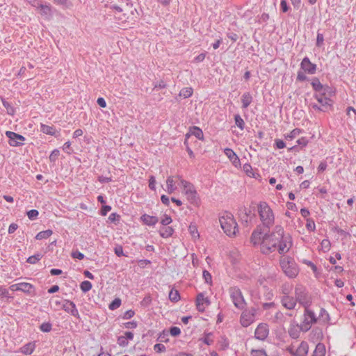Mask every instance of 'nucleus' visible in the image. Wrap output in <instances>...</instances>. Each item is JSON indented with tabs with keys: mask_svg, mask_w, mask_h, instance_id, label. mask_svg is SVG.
Listing matches in <instances>:
<instances>
[{
	"mask_svg": "<svg viewBox=\"0 0 356 356\" xmlns=\"http://www.w3.org/2000/svg\"><path fill=\"white\" fill-rule=\"evenodd\" d=\"M254 321V313H242L241 323L243 327H248Z\"/></svg>",
	"mask_w": 356,
	"mask_h": 356,
	"instance_id": "16",
	"label": "nucleus"
},
{
	"mask_svg": "<svg viewBox=\"0 0 356 356\" xmlns=\"http://www.w3.org/2000/svg\"><path fill=\"white\" fill-rule=\"evenodd\" d=\"M210 304V301L208 298H205L203 294L200 293L197 296L196 299V307L198 312H204L205 306H208Z\"/></svg>",
	"mask_w": 356,
	"mask_h": 356,
	"instance_id": "15",
	"label": "nucleus"
},
{
	"mask_svg": "<svg viewBox=\"0 0 356 356\" xmlns=\"http://www.w3.org/2000/svg\"><path fill=\"white\" fill-rule=\"evenodd\" d=\"M324 41V37L322 33H318L316 37V46L321 47Z\"/></svg>",
	"mask_w": 356,
	"mask_h": 356,
	"instance_id": "56",
	"label": "nucleus"
},
{
	"mask_svg": "<svg viewBox=\"0 0 356 356\" xmlns=\"http://www.w3.org/2000/svg\"><path fill=\"white\" fill-rule=\"evenodd\" d=\"M259 227L251 236V242L254 245H260V250L264 254H268L276 250L279 254L287 253L292 246V238L290 234L284 233L281 225H276L273 231L268 234L259 231Z\"/></svg>",
	"mask_w": 356,
	"mask_h": 356,
	"instance_id": "1",
	"label": "nucleus"
},
{
	"mask_svg": "<svg viewBox=\"0 0 356 356\" xmlns=\"http://www.w3.org/2000/svg\"><path fill=\"white\" fill-rule=\"evenodd\" d=\"M204 337L202 338L200 340L203 341L207 345H211L213 343V340L211 338V337L213 335L212 332H204Z\"/></svg>",
	"mask_w": 356,
	"mask_h": 356,
	"instance_id": "35",
	"label": "nucleus"
},
{
	"mask_svg": "<svg viewBox=\"0 0 356 356\" xmlns=\"http://www.w3.org/2000/svg\"><path fill=\"white\" fill-rule=\"evenodd\" d=\"M114 252L118 257H121L124 255L123 248L122 245H116L114 248Z\"/></svg>",
	"mask_w": 356,
	"mask_h": 356,
	"instance_id": "55",
	"label": "nucleus"
},
{
	"mask_svg": "<svg viewBox=\"0 0 356 356\" xmlns=\"http://www.w3.org/2000/svg\"><path fill=\"white\" fill-rule=\"evenodd\" d=\"M219 222L224 232L229 236H234L238 230V226L233 215L225 212L219 218Z\"/></svg>",
	"mask_w": 356,
	"mask_h": 356,
	"instance_id": "4",
	"label": "nucleus"
},
{
	"mask_svg": "<svg viewBox=\"0 0 356 356\" xmlns=\"http://www.w3.org/2000/svg\"><path fill=\"white\" fill-rule=\"evenodd\" d=\"M202 276H203V278L204 280V282L207 283V284H211L212 282V277H211V273L207 270H204L203 272H202Z\"/></svg>",
	"mask_w": 356,
	"mask_h": 356,
	"instance_id": "39",
	"label": "nucleus"
},
{
	"mask_svg": "<svg viewBox=\"0 0 356 356\" xmlns=\"http://www.w3.org/2000/svg\"><path fill=\"white\" fill-rule=\"evenodd\" d=\"M120 219V216L117 213H112L108 218V220L111 222H119Z\"/></svg>",
	"mask_w": 356,
	"mask_h": 356,
	"instance_id": "46",
	"label": "nucleus"
},
{
	"mask_svg": "<svg viewBox=\"0 0 356 356\" xmlns=\"http://www.w3.org/2000/svg\"><path fill=\"white\" fill-rule=\"evenodd\" d=\"M191 135L195 136L197 138L200 140H203L204 134L201 129L197 127H193L191 129Z\"/></svg>",
	"mask_w": 356,
	"mask_h": 356,
	"instance_id": "28",
	"label": "nucleus"
},
{
	"mask_svg": "<svg viewBox=\"0 0 356 356\" xmlns=\"http://www.w3.org/2000/svg\"><path fill=\"white\" fill-rule=\"evenodd\" d=\"M283 306L287 309H293L296 305V298L291 296H284L282 299Z\"/></svg>",
	"mask_w": 356,
	"mask_h": 356,
	"instance_id": "20",
	"label": "nucleus"
},
{
	"mask_svg": "<svg viewBox=\"0 0 356 356\" xmlns=\"http://www.w3.org/2000/svg\"><path fill=\"white\" fill-rule=\"evenodd\" d=\"M311 84L314 90L317 92L321 91L323 88V86L321 84L319 79L316 77L312 79Z\"/></svg>",
	"mask_w": 356,
	"mask_h": 356,
	"instance_id": "30",
	"label": "nucleus"
},
{
	"mask_svg": "<svg viewBox=\"0 0 356 356\" xmlns=\"http://www.w3.org/2000/svg\"><path fill=\"white\" fill-rule=\"evenodd\" d=\"M289 334L291 338L298 339L300 335V331L297 327H291L289 330Z\"/></svg>",
	"mask_w": 356,
	"mask_h": 356,
	"instance_id": "42",
	"label": "nucleus"
},
{
	"mask_svg": "<svg viewBox=\"0 0 356 356\" xmlns=\"http://www.w3.org/2000/svg\"><path fill=\"white\" fill-rule=\"evenodd\" d=\"M307 79V76L305 74L304 72L298 71L297 74V80L300 81H304Z\"/></svg>",
	"mask_w": 356,
	"mask_h": 356,
	"instance_id": "60",
	"label": "nucleus"
},
{
	"mask_svg": "<svg viewBox=\"0 0 356 356\" xmlns=\"http://www.w3.org/2000/svg\"><path fill=\"white\" fill-rule=\"evenodd\" d=\"M6 136L9 139L8 143L10 145L13 147H18L22 145L23 141L25 140V138L23 136L10 131H7L6 132Z\"/></svg>",
	"mask_w": 356,
	"mask_h": 356,
	"instance_id": "10",
	"label": "nucleus"
},
{
	"mask_svg": "<svg viewBox=\"0 0 356 356\" xmlns=\"http://www.w3.org/2000/svg\"><path fill=\"white\" fill-rule=\"evenodd\" d=\"M252 102V97L249 92L243 94L241 97L242 107L247 108Z\"/></svg>",
	"mask_w": 356,
	"mask_h": 356,
	"instance_id": "23",
	"label": "nucleus"
},
{
	"mask_svg": "<svg viewBox=\"0 0 356 356\" xmlns=\"http://www.w3.org/2000/svg\"><path fill=\"white\" fill-rule=\"evenodd\" d=\"M301 133V130L300 129H294L292 130L289 134L286 136V138L293 139L297 137Z\"/></svg>",
	"mask_w": 356,
	"mask_h": 356,
	"instance_id": "45",
	"label": "nucleus"
},
{
	"mask_svg": "<svg viewBox=\"0 0 356 356\" xmlns=\"http://www.w3.org/2000/svg\"><path fill=\"white\" fill-rule=\"evenodd\" d=\"M309 346L306 341H302L297 346L294 356H307L308 353Z\"/></svg>",
	"mask_w": 356,
	"mask_h": 356,
	"instance_id": "19",
	"label": "nucleus"
},
{
	"mask_svg": "<svg viewBox=\"0 0 356 356\" xmlns=\"http://www.w3.org/2000/svg\"><path fill=\"white\" fill-rule=\"evenodd\" d=\"M121 305V300L119 298H115L108 305L110 310L117 309Z\"/></svg>",
	"mask_w": 356,
	"mask_h": 356,
	"instance_id": "37",
	"label": "nucleus"
},
{
	"mask_svg": "<svg viewBox=\"0 0 356 356\" xmlns=\"http://www.w3.org/2000/svg\"><path fill=\"white\" fill-rule=\"evenodd\" d=\"M2 104L6 108V111L8 115H13L15 114V108L9 102L5 99H2Z\"/></svg>",
	"mask_w": 356,
	"mask_h": 356,
	"instance_id": "32",
	"label": "nucleus"
},
{
	"mask_svg": "<svg viewBox=\"0 0 356 356\" xmlns=\"http://www.w3.org/2000/svg\"><path fill=\"white\" fill-rule=\"evenodd\" d=\"M225 154L229 158L231 161L235 156H236V153L230 148H225L224 149Z\"/></svg>",
	"mask_w": 356,
	"mask_h": 356,
	"instance_id": "51",
	"label": "nucleus"
},
{
	"mask_svg": "<svg viewBox=\"0 0 356 356\" xmlns=\"http://www.w3.org/2000/svg\"><path fill=\"white\" fill-rule=\"evenodd\" d=\"M92 284L89 281H83L80 284V288L84 293L89 291L92 289Z\"/></svg>",
	"mask_w": 356,
	"mask_h": 356,
	"instance_id": "38",
	"label": "nucleus"
},
{
	"mask_svg": "<svg viewBox=\"0 0 356 356\" xmlns=\"http://www.w3.org/2000/svg\"><path fill=\"white\" fill-rule=\"evenodd\" d=\"M188 230L191 233V234L192 235L193 237L195 238V237H199V234H198V232H197V227L195 225H190L189 227H188Z\"/></svg>",
	"mask_w": 356,
	"mask_h": 356,
	"instance_id": "48",
	"label": "nucleus"
},
{
	"mask_svg": "<svg viewBox=\"0 0 356 356\" xmlns=\"http://www.w3.org/2000/svg\"><path fill=\"white\" fill-rule=\"evenodd\" d=\"M39 215V212L36 209H31L27 212V216L30 220L35 219Z\"/></svg>",
	"mask_w": 356,
	"mask_h": 356,
	"instance_id": "50",
	"label": "nucleus"
},
{
	"mask_svg": "<svg viewBox=\"0 0 356 356\" xmlns=\"http://www.w3.org/2000/svg\"><path fill=\"white\" fill-rule=\"evenodd\" d=\"M154 349L155 351L161 353L165 350V347L163 344L156 343L154 346Z\"/></svg>",
	"mask_w": 356,
	"mask_h": 356,
	"instance_id": "58",
	"label": "nucleus"
},
{
	"mask_svg": "<svg viewBox=\"0 0 356 356\" xmlns=\"http://www.w3.org/2000/svg\"><path fill=\"white\" fill-rule=\"evenodd\" d=\"M325 347L324 344L319 343L316 345L314 353L312 356H325Z\"/></svg>",
	"mask_w": 356,
	"mask_h": 356,
	"instance_id": "25",
	"label": "nucleus"
},
{
	"mask_svg": "<svg viewBox=\"0 0 356 356\" xmlns=\"http://www.w3.org/2000/svg\"><path fill=\"white\" fill-rule=\"evenodd\" d=\"M40 131L47 135L54 136L56 138L60 136V134L56 131L54 126H49L44 124H41Z\"/></svg>",
	"mask_w": 356,
	"mask_h": 356,
	"instance_id": "17",
	"label": "nucleus"
},
{
	"mask_svg": "<svg viewBox=\"0 0 356 356\" xmlns=\"http://www.w3.org/2000/svg\"><path fill=\"white\" fill-rule=\"evenodd\" d=\"M186 195L187 196V199L191 204L195 206H199L200 203V199L197 191H190V193L186 194Z\"/></svg>",
	"mask_w": 356,
	"mask_h": 356,
	"instance_id": "22",
	"label": "nucleus"
},
{
	"mask_svg": "<svg viewBox=\"0 0 356 356\" xmlns=\"http://www.w3.org/2000/svg\"><path fill=\"white\" fill-rule=\"evenodd\" d=\"M229 294L235 307L238 309H243L246 305L241 290L238 287L229 289Z\"/></svg>",
	"mask_w": 356,
	"mask_h": 356,
	"instance_id": "7",
	"label": "nucleus"
},
{
	"mask_svg": "<svg viewBox=\"0 0 356 356\" xmlns=\"http://www.w3.org/2000/svg\"><path fill=\"white\" fill-rule=\"evenodd\" d=\"M251 356H268L266 351L264 349H258L254 350L252 349L251 350Z\"/></svg>",
	"mask_w": 356,
	"mask_h": 356,
	"instance_id": "43",
	"label": "nucleus"
},
{
	"mask_svg": "<svg viewBox=\"0 0 356 356\" xmlns=\"http://www.w3.org/2000/svg\"><path fill=\"white\" fill-rule=\"evenodd\" d=\"M297 346L294 344H291L286 348V350L288 351L291 355H294Z\"/></svg>",
	"mask_w": 356,
	"mask_h": 356,
	"instance_id": "63",
	"label": "nucleus"
},
{
	"mask_svg": "<svg viewBox=\"0 0 356 356\" xmlns=\"http://www.w3.org/2000/svg\"><path fill=\"white\" fill-rule=\"evenodd\" d=\"M141 221L146 225L154 226L159 222V218L156 216H149L146 213L140 217Z\"/></svg>",
	"mask_w": 356,
	"mask_h": 356,
	"instance_id": "18",
	"label": "nucleus"
},
{
	"mask_svg": "<svg viewBox=\"0 0 356 356\" xmlns=\"http://www.w3.org/2000/svg\"><path fill=\"white\" fill-rule=\"evenodd\" d=\"M59 304L65 312H76V308L74 302L67 300H62Z\"/></svg>",
	"mask_w": 356,
	"mask_h": 356,
	"instance_id": "21",
	"label": "nucleus"
},
{
	"mask_svg": "<svg viewBox=\"0 0 356 356\" xmlns=\"http://www.w3.org/2000/svg\"><path fill=\"white\" fill-rule=\"evenodd\" d=\"M295 295L296 302L304 306L305 312H310L308 309L309 306L311 304V298L304 286L298 285L295 288Z\"/></svg>",
	"mask_w": 356,
	"mask_h": 356,
	"instance_id": "5",
	"label": "nucleus"
},
{
	"mask_svg": "<svg viewBox=\"0 0 356 356\" xmlns=\"http://www.w3.org/2000/svg\"><path fill=\"white\" fill-rule=\"evenodd\" d=\"M234 121L236 125L241 129L243 130L245 128V122L243 118L240 116L239 114H236L234 115Z\"/></svg>",
	"mask_w": 356,
	"mask_h": 356,
	"instance_id": "31",
	"label": "nucleus"
},
{
	"mask_svg": "<svg viewBox=\"0 0 356 356\" xmlns=\"http://www.w3.org/2000/svg\"><path fill=\"white\" fill-rule=\"evenodd\" d=\"M269 329L266 323H260L255 330L254 337L257 339L264 341L268 336Z\"/></svg>",
	"mask_w": 356,
	"mask_h": 356,
	"instance_id": "12",
	"label": "nucleus"
},
{
	"mask_svg": "<svg viewBox=\"0 0 356 356\" xmlns=\"http://www.w3.org/2000/svg\"><path fill=\"white\" fill-rule=\"evenodd\" d=\"M170 333L173 337H177L181 334V330L178 327H171Z\"/></svg>",
	"mask_w": 356,
	"mask_h": 356,
	"instance_id": "52",
	"label": "nucleus"
},
{
	"mask_svg": "<svg viewBox=\"0 0 356 356\" xmlns=\"http://www.w3.org/2000/svg\"><path fill=\"white\" fill-rule=\"evenodd\" d=\"M172 218L170 216H168V215H165L164 216V218L161 220V223L164 225V226H166V225H168L169 224H170L172 222Z\"/></svg>",
	"mask_w": 356,
	"mask_h": 356,
	"instance_id": "54",
	"label": "nucleus"
},
{
	"mask_svg": "<svg viewBox=\"0 0 356 356\" xmlns=\"http://www.w3.org/2000/svg\"><path fill=\"white\" fill-rule=\"evenodd\" d=\"M10 289L12 291H20L29 295L35 294V288L33 285L28 282H19L12 284L10 286Z\"/></svg>",
	"mask_w": 356,
	"mask_h": 356,
	"instance_id": "8",
	"label": "nucleus"
},
{
	"mask_svg": "<svg viewBox=\"0 0 356 356\" xmlns=\"http://www.w3.org/2000/svg\"><path fill=\"white\" fill-rule=\"evenodd\" d=\"M300 69L309 74H314L316 71V65L312 63L308 57H305L300 63Z\"/></svg>",
	"mask_w": 356,
	"mask_h": 356,
	"instance_id": "13",
	"label": "nucleus"
},
{
	"mask_svg": "<svg viewBox=\"0 0 356 356\" xmlns=\"http://www.w3.org/2000/svg\"><path fill=\"white\" fill-rule=\"evenodd\" d=\"M31 6L38 9L42 2L39 0H26Z\"/></svg>",
	"mask_w": 356,
	"mask_h": 356,
	"instance_id": "57",
	"label": "nucleus"
},
{
	"mask_svg": "<svg viewBox=\"0 0 356 356\" xmlns=\"http://www.w3.org/2000/svg\"><path fill=\"white\" fill-rule=\"evenodd\" d=\"M261 309L264 310L275 309V305L273 302L262 303Z\"/></svg>",
	"mask_w": 356,
	"mask_h": 356,
	"instance_id": "47",
	"label": "nucleus"
},
{
	"mask_svg": "<svg viewBox=\"0 0 356 356\" xmlns=\"http://www.w3.org/2000/svg\"><path fill=\"white\" fill-rule=\"evenodd\" d=\"M42 254L38 253V254H35L34 255H32V256L29 257L27 259V262L31 264H35L38 261H39L42 259Z\"/></svg>",
	"mask_w": 356,
	"mask_h": 356,
	"instance_id": "36",
	"label": "nucleus"
},
{
	"mask_svg": "<svg viewBox=\"0 0 356 356\" xmlns=\"http://www.w3.org/2000/svg\"><path fill=\"white\" fill-rule=\"evenodd\" d=\"M280 266L286 275L293 278L298 273V269L293 261H289L287 258L280 259Z\"/></svg>",
	"mask_w": 356,
	"mask_h": 356,
	"instance_id": "6",
	"label": "nucleus"
},
{
	"mask_svg": "<svg viewBox=\"0 0 356 356\" xmlns=\"http://www.w3.org/2000/svg\"><path fill=\"white\" fill-rule=\"evenodd\" d=\"M258 213L264 227L270 229L275 222L273 210L266 202H261L258 204Z\"/></svg>",
	"mask_w": 356,
	"mask_h": 356,
	"instance_id": "3",
	"label": "nucleus"
},
{
	"mask_svg": "<svg viewBox=\"0 0 356 356\" xmlns=\"http://www.w3.org/2000/svg\"><path fill=\"white\" fill-rule=\"evenodd\" d=\"M51 327L52 325L50 323L44 322L41 324V325L40 326V329L41 331L44 332H49L51 330Z\"/></svg>",
	"mask_w": 356,
	"mask_h": 356,
	"instance_id": "40",
	"label": "nucleus"
},
{
	"mask_svg": "<svg viewBox=\"0 0 356 356\" xmlns=\"http://www.w3.org/2000/svg\"><path fill=\"white\" fill-rule=\"evenodd\" d=\"M59 155H60V151L57 149H54L51 152V154L49 155V161L51 162H55L57 160Z\"/></svg>",
	"mask_w": 356,
	"mask_h": 356,
	"instance_id": "44",
	"label": "nucleus"
},
{
	"mask_svg": "<svg viewBox=\"0 0 356 356\" xmlns=\"http://www.w3.org/2000/svg\"><path fill=\"white\" fill-rule=\"evenodd\" d=\"M38 10H40V15L46 19H51L53 16L52 7L50 4L41 3Z\"/></svg>",
	"mask_w": 356,
	"mask_h": 356,
	"instance_id": "14",
	"label": "nucleus"
},
{
	"mask_svg": "<svg viewBox=\"0 0 356 356\" xmlns=\"http://www.w3.org/2000/svg\"><path fill=\"white\" fill-rule=\"evenodd\" d=\"M35 349V344L29 343L21 348V352L25 355H31Z\"/></svg>",
	"mask_w": 356,
	"mask_h": 356,
	"instance_id": "26",
	"label": "nucleus"
},
{
	"mask_svg": "<svg viewBox=\"0 0 356 356\" xmlns=\"http://www.w3.org/2000/svg\"><path fill=\"white\" fill-rule=\"evenodd\" d=\"M128 340L124 337V336H120L118 338V344L121 347H125L128 345Z\"/></svg>",
	"mask_w": 356,
	"mask_h": 356,
	"instance_id": "49",
	"label": "nucleus"
},
{
	"mask_svg": "<svg viewBox=\"0 0 356 356\" xmlns=\"http://www.w3.org/2000/svg\"><path fill=\"white\" fill-rule=\"evenodd\" d=\"M252 209H254L253 203L250 206V209H247L245 207H241L239 208L238 214L243 222L246 225L251 220V219L255 216L254 213H252Z\"/></svg>",
	"mask_w": 356,
	"mask_h": 356,
	"instance_id": "9",
	"label": "nucleus"
},
{
	"mask_svg": "<svg viewBox=\"0 0 356 356\" xmlns=\"http://www.w3.org/2000/svg\"><path fill=\"white\" fill-rule=\"evenodd\" d=\"M166 184L168 193L170 194L172 193L177 188V187L175 185L173 177L171 176L168 177L166 180Z\"/></svg>",
	"mask_w": 356,
	"mask_h": 356,
	"instance_id": "27",
	"label": "nucleus"
},
{
	"mask_svg": "<svg viewBox=\"0 0 356 356\" xmlns=\"http://www.w3.org/2000/svg\"><path fill=\"white\" fill-rule=\"evenodd\" d=\"M72 257L74 259L81 260L84 258V254L79 251H75L72 253Z\"/></svg>",
	"mask_w": 356,
	"mask_h": 356,
	"instance_id": "61",
	"label": "nucleus"
},
{
	"mask_svg": "<svg viewBox=\"0 0 356 356\" xmlns=\"http://www.w3.org/2000/svg\"><path fill=\"white\" fill-rule=\"evenodd\" d=\"M314 98L319 103L320 106H321L322 112H327L332 107V101L330 98L326 97L324 94L315 95Z\"/></svg>",
	"mask_w": 356,
	"mask_h": 356,
	"instance_id": "11",
	"label": "nucleus"
},
{
	"mask_svg": "<svg viewBox=\"0 0 356 356\" xmlns=\"http://www.w3.org/2000/svg\"><path fill=\"white\" fill-rule=\"evenodd\" d=\"M275 144L277 149H282L286 146L285 143L281 139H276L275 140Z\"/></svg>",
	"mask_w": 356,
	"mask_h": 356,
	"instance_id": "59",
	"label": "nucleus"
},
{
	"mask_svg": "<svg viewBox=\"0 0 356 356\" xmlns=\"http://www.w3.org/2000/svg\"><path fill=\"white\" fill-rule=\"evenodd\" d=\"M193 95L192 88H184L181 90L179 95L184 98H188Z\"/></svg>",
	"mask_w": 356,
	"mask_h": 356,
	"instance_id": "34",
	"label": "nucleus"
},
{
	"mask_svg": "<svg viewBox=\"0 0 356 356\" xmlns=\"http://www.w3.org/2000/svg\"><path fill=\"white\" fill-rule=\"evenodd\" d=\"M306 228L309 232H314V230L316 229V226H315V222L312 219H310V218L307 219Z\"/></svg>",
	"mask_w": 356,
	"mask_h": 356,
	"instance_id": "41",
	"label": "nucleus"
},
{
	"mask_svg": "<svg viewBox=\"0 0 356 356\" xmlns=\"http://www.w3.org/2000/svg\"><path fill=\"white\" fill-rule=\"evenodd\" d=\"M53 234V232L51 229H47L44 231L40 232L37 234L35 238L37 240H42L44 238H49L51 234Z\"/></svg>",
	"mask_w": 356,
	"mask_h": 356,
	"instance_id": "29",
	"label": "nucleus"
},
{
	"mask_svg": "<svg viewBox=\"0 0 356 356\" xmlns=\"http://www.w3.org/2000/svg\"><path fill=\"white\" fill-rule=\"evenodd\" d=\"M314 323L319 324H325L326 323H332L330 322L328 313H318V316H316L315 313H303L302 321L300 325V330L303 332H307Z\"/></svg>",
	"mask_w": 356,
	"mask_h": 356,
	"instance_id": "2",
	"label": "nucleus"
},
{
	"mask_svg": "<svg viewBox=\"0 0 356 356\" xmlns=\"http://www.w3.org/2000/svg\"><path fill=\"white\" fill-rule=\"evenodd\" d=\"M111 210V207L108 205H103L101 209V215L105 216L108 211Z\"/></svg>",
	"mask_w": 356,
	"mask_h": 356,
	"instance_id": "62",
	"label": "nucleus"
},
{
	"mask_svg": "<svg viewBox=\"0 0 356 356\" xmlns=\"http://www.w3.org/2000/svg\"><path fill=\"white\" fill-rule=\"evenodd\" d=\"M169 298L172 302L178 301L180 298L179 291L172 289L169 293Z\"/></svg>",
	"mask_w": 356,
	"mask_h": 356,
	"instance_id": "33",
	"label": "nucleus"
},
{
	"mask_svg": "<svg viewBox=\"0 0 356 356\" xmlns=\"http://www.w3.org/2000/svg\"><path fill=\"white\" fill-rule=\"evenodd\" d=\"M160 235L163 238H168L174 233V229L172 227H163L159 231Z\"/></svg>",
	"mask_w": 356,
	"mask_h": 356,
	"instance_id": "24",
	"label": "nucleus"
},
{
	"mask_svg": "<svg viewBox=\"0 0 356 356\" xmlns=\"http://www.w3.org/2000/svg\"><path fill=\"white\" fill-rule=\"evenodd\" d=\"M297 143L299 145H301L302 147H305L307 145V143H308V140L306 138H305V137H302L301 138H299L297 140Z\"/></svg>",
	"mask_w": 356,
	"mask_h": 356,
	"instance_id": "64",
	"label": "nucleus"
},
{
	"mask_svg": "<svg viewBox=\"0 0 356 356\" xmlns=\"http://www.w3.org/2000/svg\"><path fill=\"white\" fill-rule=\"evenodd\" d=\"M124 327L127 329H134L137 327V322L135 321L127 322L124 323Z\"/></svg>",
	"mask_w": 356,
	"mask_h": 356,
	"instance_id": "53",
	"label": "nucleus"
}]
</instances>
